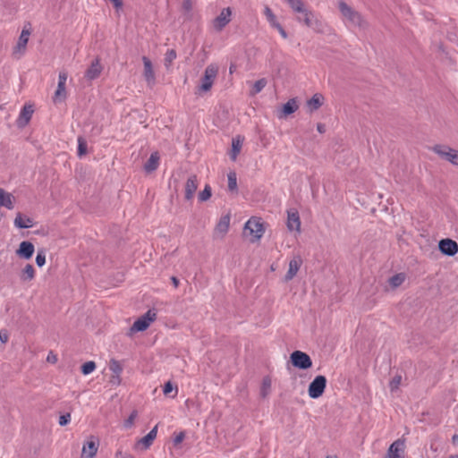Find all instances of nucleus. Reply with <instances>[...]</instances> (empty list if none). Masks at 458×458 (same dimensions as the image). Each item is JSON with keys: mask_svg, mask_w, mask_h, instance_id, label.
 I'll use <instances>...</instances> for the list:
<instances>
[{"mask_svg": "<svg viewBox=\"0 0 458 458\" xmlns=\"http://www.w3.org/2000/svg\"><path fill=\"white\" fill-rule=\"evenodd\" d=\"M339 11L344 18V21L350 26L358 28L360 30L368 29L369 22L363 15L348 5L345 2L341 1L338 4Z\"/></svg>", "mask_w": 458, "mask_h": 458, "instance_id": "obj_1", "label": "nucleus"}, {"mask_svg": "<svg viewBox=\"0 0 458 458\" xmlns=\"http://www.w3.org/2000/svg\"><path fill=\"white\" fill-rule=\"evenodd\" d=\"M217 73L218 67L216 64H211L206 67L204 75L201 78L200 84L198 88L199 93H206L211 89Z\"/></svg>", "mask_w": 458, "mask_h": 458, "instance_id": "obj_2", "label": "nucleus"}, {"mask_svg": "<svg viewBox=\"0 0 458 458\" xmlns=\"http://www.w3.org/2000/svg\"><path fill=\"white\" fill-rule=\"evenodd\" d=\"M157 318V312L155 310H148L144 315L140 317L131 327V333L141 332L146 330L151 322Z\"/></svg>", "mask_w": 458, "mask_h": 458, "instance_id": "obj_3", "label": "nucleus"}, {"mask_svg": "<svg viewBox=\"0 0 458 458\" xmlns=\"http://www.w3.org/2000/svg\"><path fill=\"white\" fill-rule=\"evenodd\" d=\"M244 233L251 236V242L259 241L264 233V227L259 220L251 218L244 225Z\"/></svg>", "mask_w": 458, "mask_h": 458, "instance_id": "obj_4", "label": "nucleus"}, {"mask_svg": "<svg viewBox=\"0 0 458 458\" xmlns=\"http://www.w3.org/2000/svg\"><path fill=\"white\" fill-rule=\"evenodd\" d=\"M327 386V378L325 376H317L309 386V395L310 398L317 399L320 397Z\"/></svg>", "mask_w": 458, "mask_h": 458, "instance_id": "obj_5", "label": "nucleus"}, {"mask_svg": "<svg viewBox=\"0 0 458 458\" xmlns=\"http://www.w3.org/2000/svg\"><path fill=\"white\" fill-rule=\"evenodd\" d=\"M233 12L230 7L223 8L219 15L212 21V26L216 32L222 31L231 21Z\"/></svg>", "mask_w": 458, "mask_h": 458, "instance_id": "obj_6", "label": "nucleus"}, {"mask_svg": "<svg viewBox=\"0 0 458 458\" xmlns=\"http://www.w3.org/2000/svg\"><path fill=\"white\" fill-rule=\"evenodd\" d=\"M291 361L295 368L301 369H308L312 366V360L310 357L301 352V351H294L291 354Z\"/></svg>", "mask_w": 458, "mask_h": 458, "instance_id": "obj_7", "label": "nucleus"}, {"mask_svg": "<svg viewBox=\"0 0 458 458\" xmlns=\"http://www.w3.org/2000/svg\"><path fill=\"white\" fill-rule=\"evenodd\" d=\"M67 81V73L65 72H60L58 75V84L57 89L53 97V102L55 104L63 102L66 97L67 92L65 89V84Z\"/></svg>", "mask_w": 458, "mask_h": 458, "instance_id": "obj_8", "label": "nucleus"}, {"mask_svg": "<svg viewBox=\"0 0 458 458\" xmlns=\"http://www.w3.org/2000/svg\"><path fill=\"white\" fill-rule=\"evenodd\" d=\"M434 151L454 165L458 166V150L449 147L436 146L434 147Z\"/></svg>", "mask_w": 458, "mask_h": 458, "instance_id": "obj_9", "label": "nucleus"}, {"mask_svg": "<svg viewBox=\"0 0 458 458\" xmlns=\"http://www.w3.org/2000/svg\"><path fill=\"white\" fill-rule=\"evenodd\" d=\"M301 218L299 212L296 208H290L287 210V229L291 232H301Z\"/></svg>", "mask_w": 458, "mask_h": 458, "instance_id": "obj_10", "label": "nucleus"}, {"mask_svg": "<svg viewBox=\"0 0 458 458\" xmlns=\"http://www.w3.org/2000/svg\"><path fill=\"white\" fill-rule=\"evenodd\" d=\"M404 444V439L401 438L393 442L390 445L385 458H403Z\"/></svg>", "mask_w": 458, "mask_h": 458, "instance_id": "obj_11", "label": "nucleus"}, {"mask_svg": "<svg viewBox=\"0 0 458 458\" xmlns=\"http://www.w3.org/2000/svg\"><path fill=\"white\" fill-rule=\"evenodd\" d=\"M439 250L447 256H454L458 252V244L451 239H443L438 243Z\"/></svg>", "mask_w": 458, "mask_h": 458, "instance_id": "obj_12", "label": "nucleus"}, {"mask_svg": "<svg viewBox=\"0 0 458 458\" xmlns=\"http://www.w3.org/2000/svg\"><path fill=\"white\" fill-rule=\"evenodd\" d=\"M198 185L199 182L197 175L192 174L187 179L184 186V198L187 201H191L193 199L196 190L198 189Z\"/></svg>", "mask_w": 458, "mask_h": 458, "instance_id": "obj_13", "label": "nucleus"}, {"mask_svg": "<svg viewBox=\"0 0 458 458\" xmlns=\"http://www.w3.org/2000/svg\"><path fill=\"white\" fill-rule=\"evenodd\" d=\"M33 113V106L30 104H26L21 110L19 117L17 119L18 127H25L30 123Z\"/></svg>", "mask_w": 458, "mask_h": 458, "instance_id": "obj_14", "label": "nucleus"}, {"mask_svg": "<svg viewBox=\"0 0 458 458\" xmlns=\"http://www.w3.org/2000/svg\"><path fill=\"white\" fill-rule=\"evenodd\" d=\"M302 265V259L301 256H294L289 262V268L285 274L284 280L286 282L292 280L298 273Z\"/></svg>", "mask_w": 458, "mask_h": 458, "instance_id": "obj_15", "label": "nucleus"}, {"mask_svg": "<svg viewBox=\"0 0 458 458\" xmlns=\"http://www.w3.org/2000/svg\"><path fill=\"white\" fill-rule=\"evenodd\" d=\"M157 426H155L145 437L139 439L135 445V448L146 450L148 449L157 437Z\"/></svg>", "mask_w": 458, "mask_h": 458, "instance_id": "obj_16", "label": "nucleus"}, {"mask_svg": "<svg viewBox=\"0 0 458 458\" xmlns=\"http://www.w3.org/2000/svg\"><path fill=\"white\" fill-rule=\"evenodd\" d=\"M103 70V67L100 64L99 58H95L90 66L85 72V78L89 81H93L99 77Z\"/></svg>", "mask_w": 458, "mask_h": 458, "instance_id": "obj_17", "label": "nucleus"}, {"mask_svg": "<svg viewBox=\"0 0 458 458\" xmlns=\"http://www.w3.org/2000/svg\"><path fill=\"white\" fill-rule=\"evenodd\" d=\"M300 13L302 14V17H297V21H302L307 27L316 28L321 24L318 20L315 19L314 13L311 11L305 9Z\"/></svg>", "mask_w": 458, "mask_h": 458, "instance_id": "obj_18", "label": "nucleus"}, {"mask_svg": "<svg viewBox=\"0 0 458 458\" xmlns=\"http://www.w3.org/2000/svg\"><path fill=\"white\" fill-rule=\"evenodd\" d=\"M230 226V216H223L215 228V235L223 238L229 230Z\"/></svg>", "mask_w": 458, "mask_h": 458, "instance_id": "obj_19", "label": "nucleus"}, {"mask_svg": "<svg viewBox=\"0 0 458 458\" xmlns=\"http://www.w3.org/2000/svg\"><path fill=\"white\" fill-rule=\"evenodd\" d=\"M34 250V245L31 242L24 241L20 243L16 254L21 258L29 259L32 257Z\"/></svg>", "mask_w": 458, "mask_h": 458, "instance_id": "obj_20", "label": "nucleus"}, {"mask_svg": "<svg viewBox=\"0 0 458 458\" xmlns=\"http://www.w3.org/2000/svg\"><path fill=\"white\" fill-rule=\"evenodd\" d=\"M142 62L144 64L145 80L147 81L148 84L152 85L155 83V81H156L152 63L147 56L142 57Z\"/></svg>", "mask_w": 458, "mask_h": 458, "instance_id": "obj_21", "label": "nucleus"}, {"mask_svg": "<svg viewBox=\"0 0 458 458\" xmlns=\"http://www.w3.org/2000/svg\"><path fill=\"white\" fill-rule=\"evenodd\" d=\"M98 445L91 438L84 444L81 450V458H94L97 454Z\"/></svg>", "mask_w": 458, "mask_h": 458, "instance_id": "obj_22", "label": "nucleus"}, {"mask_svg": "<svg viewBox=\"0 0 458 458\" xmlns=\"http://www.w3.org/2000/svg\"><path fill=\"white\" fill-rule=\"evenodd\" d=\"M14 202V196L0 188V208L4 207L8 209H13Z\"/></svg>", "mask_w": 458, "mask_h": 458, "instance_id": "obj_23", "label": "nucleus"}, {"mask_svg": "<svg viewBox=\"0 0 458 458\" xmlns=\"http://www.w3.org/2000/svg\"><path fill=\"white\" fill-rule=\"evenodd\" d=\"M159 159H160V157H159L158 152L157 151L153 152L150 155V157L148 159V161L144 165L145 172L151 173V172L157 170V168L159 165Z\"/></svg>", "mask_w": 458, "mask_h": 458, "instance_id": "obj_24", "label": "nucleus"}, {"mask_svg": "<svg viewBox=\"0 0 458 458\" xmlns=\"http://www.w3.org/2000/svg\"><path fill=\"white\" fill-rule=\"evenodd\" d=\"M30 34V32L28 30H22L14 50L15 53L20 52L23 54L25 52Z\"/></svg>", "mask_w": 458, "mask_h": 458, "instance_id": "obj_25", "label": "nucleus"}, {"mask_svg": "<svg viewBox=\"0 0 458 458\" xmlns=\"http://www.w3.org/2000/svg\"><path fill=\"white\" fill-rule=\"evenodd\" d=\"M243 138L241 136H237L232 140V150L230 153V157L233 161L237 159L238 155L241 152L242 147Z\"/></svg>", "mask_w": 458, "mask_h": 458, "instance_id": "obj_26", "label": "nucleus"}, {"mask_svg": "<svg viewBox=\"0 0 458 458\" xmlns=\"http://www.w3.org/2000/svg\"><path fill=\"white\" fill-rule=\"evenodd\" d=\"M323 101L324 97L321 94H314L312 98L307 101V106L310 109V112L312 113L318 110L323 105Z\"/></svg>", "mask_w": 458, "mask_h": 458, "instance_id": "obj_27", "label": "nucleus"}, {"mask_svg": "<svg viewBox=\"0 0 458 458\" xmlns=\"http://www.w3.org/2000/svg\"><path fill=\"white\" fill-rule=\"evenodd\" d=\"M14 225L17 228L27 229L33 226V221L31 218L23 216L21 213H18L14 219Z\"/></svg>", "mask_w": 458, "mask_h": 458, "instance_id": "obj_28", "label": "nucleus"}, {"mask_svg": "<svg viewBox=\"0 0 458 458\" xmlns=\"http://www.w3.org/2000/svg\"><path fill=\"white\" fill-rule=\"evenodd\" d=\"M405 279H406V275L404 273H398V274L391 276L388 279V283L392 289H396L397 287H399L400 285L403 284V283L405 281Z\"/></svg>", "mask_w": 458, "mask_h": 458, "instance_id": "obj_29", "label": "nucleus"}, {"mask_svg": "<svg viewBox=\"0 0 458 458\" xmlns=\"http://www.w3.org/2000/svg\"><path fill=\"white\" fill-rule=\"evenodd\" d=\"M298 107L297 100L295 98H291L283 106V113L284 115L292 114L298 109Z\"/></svg>", "mask_w": 458, "mask_h": 458, "instance_id": "obj_30", "label": "nucleus"}, {"mask_svg": "<svg viewBox=\"0 0 458 458\" xmlns=\"http://www.w3.org/2000/svg\"><path fill=\"white\" fill-rule=\"evenodd\" d=\"M34 276L35 270L33 266L30 264H27L21 272V279L22 281H30L34 278Z\"/></svg>", "mask_w": 458, "mask_h": 458, "instance_id": "obj_31", "label": "nucleus"}, {"mask_svg": "<svg viewBox=\"0 0 458 458\" xmlns=\"http://www.w3.org/2000/svg\"><path fill=\"white\" fill-rule=\"evenodd\" d=\"M110 370L114 373V377H116L117 382H120V374L123 370L122 365L116 360H112L109 365Z\"/></svg>", "mask_w": 458, "mask_h": 458, "instance_id": "obj_32", "label": "nucleus"}, {"mask_svg": "<svg viewBox=\"0 0 458 458\" xmlns=\"http://www.w3.org/2000/svg\"><path fill=\"white\" fill-rule=\"evenodd\" d=\"M271 389V379L268 377H266L262 380V385L260 387V395L262 398H267L270 393Z\"/></svg>", "mask_w": 458, "mask_h": 458, "instance_id": "obj_33", "label": "nucleus"}, {"mask_svg": "<svg viewBox=\"0 0 458 458\" xmlns=\"http://www.w3.org/2000/svg\"><path fill=\"white\" fill-rule=\"evenodd\" d=\"M264 14L271 27H273L275 24L278 23L276 16L275 15V13H273V11L271 10V8L269 6L266 5L264 7Z\"/></svg>", "mask_w": 458, "mask_h": 458, "instance_id": "obj_34", "label": "nucleus"}, {"mask_svg": "<svg viewBox=\"0 0 458 458\" xmlns=\"http://www.w3.org/2000/svg\"><path fill=\"white\" fill-rule=\"evenodd\" d=\"M267 85V80L262 78L259 81H257L253 86H252V89L250 90V95L251 96H254L258 93H259Z\"/></svg>", "mask_w": 458, "mask_h": 458, "instance_id": "obj_35", "label": "nucleus"}, {"mask_svg": "<svg viewBox=\"0 0 458 458\" xmlns=\"http://www.w3.org/2000/svg\"><path fill=\"white\" fill-rule=\"evenodd\" d=\"M287 2L295 13H301L305 10L301 0H287Z\"/></svg>", "mask_w": 458, "mask_h": 458, "instance_id": "obj_36", "label": "nucleus"}, {"mask_svg": "<svg viewBox=\"0 0 458 458\" xmlns=\"http://www.w3.org/2000/svg\"><path fill=\"white\" fill-rule=\"evenodd\" d=\"M228 189L231 191H237V177L234 172L228 174Z\"/></svg>", "mask_w": 458, "mask_h": 458, "instance_id": "obj_37", "label": "nucleus"}, {"mask_svg": "<svg viewBox=\"0 0 458 458\" xmlns=\"http://www.w3.org/2000/svg\"><path fill=\"white\" fill-rule=\"evenodd\" d=\"M211 197V187L209 185H206L205 188L203 189V191H201L199 193V200L200 202H204V201H207L210 199Z\"/></svg>", "mask_w": 458, "mask_h": 458, "instance_id": "obj_38", "label": "nucleus"}, {"mask_svg": "<svg viewBox=\"0 0 458 458\" xmlns=\"http://www.w3.org/2000/svg\"><path fill=\"white\" fill-rule=\"evenodd\" d=\"M96 369V363L94 361H87L81 366V372L83 375H89L93 372Z\"/></svg>", "mask_w": 458, "mask_h": 458, "instance_id": "obj_39", "label": "nucleus"}, {"mask_svg": "<svg viewBox=\"0 0 458 458\" xmlns=\"http://www.w3.org/2000/svg\"><path fill=\"white\" fill-rule=\"evenodd\" d=\"M176 58V52L174 49H170L166 52L165 57V64L166 67L170 66L174 60Z\"/></svg>", "mask_w": 458, "mask_h": 458, "instance_id": "obj_40", "label": "nucleus"}, {"mask_svg": "<svg viewBox=\"0 0 458 458\" xmlns=\"http://www.w3.org/2000/svg\"><path fill=\"white\" fill-rule=\"evenodd\" d=\"M401 381H402V377L401 376H394L390 383H389V388L392 392L394 391H396L400 385H401Z\"/></svg>", "mask_w": 458, "mask_h": 458, "instance_id": "obj_41", "label": "nucleus"}, {"mask_svg": "<svg viewBox=\"0 0 458 458\" xmlns=\"http://www.w3.org/2000/svg\"><path fill=\"white\" fill-rule=\"evenodd\" d=\"M87 153V143L82 138L78 139V155L82 157Z\"/></svg>", "mask_w": 458, "mask_h": 458, "instance_id": "obj_42", "label": "nucleus"}, {"mask_svg": "<svg viewBox=\"0 0 458 458\" xmlns=\"http://www.w3.org/2000/svg\"><path fill=\"white\" fill-rule=\"evenodd\" d=\"M36 263L38 267H43L46 263V254L44 250H38L36 257Z\"/></svg>", "mask_w": 458, "mask_h": 458, "instance_id": "obj_43", "label": "nucleus"}, {"mask_svg": "<svg viewBox=\"0 0 458 458\" xmlns=\"http://www.w3.org/2000/svg\"><path fill=\"white\" fill-rule=\"evenodd\" d=\"M138 416V412L137 411H133L131 415L129 416V418L124 421V427L125 428H130L133 425L134 423V420L135 419L137 418Z\"/></svg>", "mask_w": 458, "mask_h": 458, "instance_id": "obj_44", "label": "nucleus"}, {"mask_svg": "<svg viewBox=\"0 0 458 458\" xmlns=\"http://www.w3.org/2000/svg\"><path fill=\"white\" fill-rule=\"evenodd\" d=\"M71 421V413L70 412H67L65 414H63L59 417V425L60 426H65L67 424H69Z\"/></svg>", "mask_w": 458, "mask_h": 458, "instance_id": "obj_45", "label": "nucleus"}, {"mask_svg": "<svg viewBox=\"0 0 458 458\" xmlns=\"http://www.w3.org/2000/svg\"><path fill=\"white\" fill-rule=\"evenodd\" d=\"M193 7L192 0H182V9L185 13H189L191 12Z\"/></svg>", "mask_w": 458, "mask_h": 458, "instance_id": "obj_46", "label": "nucleus"}, {"mask_svg": "<svg viewBox=\"0 0 458 458\" xmlns=\"http://www.w3.org/2000/svg\"><path fill=\"white\" fill-rule=\"evenodd\" d=\"M9 340V333L6 329L0 330V342L2 344H6Z\"/></svg>", "mask_w": 458, "mask_h": 458, "instance_id": "obj_47", "label": "nucleus"}, {"mask_svg": "<svg viewBox=\"0 0 458 458\" xmlns=\"http://www.w3.org/2000/svg\"><path fill=\"white\" fill-rule=\"evenodd\" d=\"M273 28H275L276 30H278V32L280 33V35L284 38H287L288 35L286 33V31L284 30V29L281 26V24L278 22L276 24H275L273 26Z\"/></svg>", "mask_w": 458, "mask_h": 458, "instance_id": "obj_48", "label": "nucleus"}, {"mask_svg": "<svg viewBox=\"0 0 458 458\" xmlns=\"http://www.w3.org/2000/svg\"><path fill=\"white\" fill-rule=\"evenodd\" d=\"M174 390L173 384L168 381L165 384L163 393L166 395Z\"/></svg>", "mask_w": 458, "mask_h": 458, "instance_id": "obj_49", "label": "nucleus"}, {"mask_svg": "<svg viewBox=\"0 0 458 458\" xmlns=\"http://www.w3.org/2000/svg\"><path fill=\"white\" fill-rule=\"evenodd\" d=\"M116 10H119L123 7L122 0H110Z\"/></svg>", "mask_w": 458, "mask_h": 458, "instance_id": "obj_50", "label": "nucleus"}, {"mask_svg": "<svg viewBox=\"0 0 458 458\" xmlns=\"http://www.w3.org/2000/svg\"><path fill=\"white\" fill-rule=\"evenodd\" d=\"M47 360L51 363H55L57 361V358L52 352H50L47 358Z\"/></svg>", "mask_w": 458, "mask_h": 458, "instance_id": "obj_51", "label": "nucleus"}, {"mask_svg": "<svg viewBox=\"0 0 458 458\" xmlns=\"http://www.w3.org/2000/svg\"><path fill=\"white\" fill-rule=\"evenodd\" d=\"M184 438V434L183 433H180L175 438H174V443L175 444H179L181 443Z\"/></svg>", "mask_w": 458, "mask_h": 458, "instance_id": "obj_52", "label": "nucleus"}, {"mask_svg": "<svg viewBox=\"0 0 458 458\" xmlns=\"http://www.w3.org/2000/svg\"><path fill=\"white\" fill-rule=\"evenodd\" d=\"M317 130L319 133H324L326 131L325 125L323 123H318Z\"/></svg>", "mask_w": 458, "mask_h": 458, "instance_id": "obj_53", "label": "nucleus"}, {"mask_svg": "<svg viewBox=\"0 0 458 458\" xmlns=\"http://www.w3.org/2000/svg\"><path fill=\"white\" fill-rule=\"evenodd\" d=\"M115 456H116V458H119V456H121V458H133V456L131 454H126V455L123 456V453L121 451H118L116 453Z\"/></svg>", "mask_w": 458, "mask_h": 458, "instance_id": "obj_54", "label": "nucleus"}, {"mask_svg": "<svg viewBox=\"0 0 458 458\" xmlns=\"http://www.w3.org/2000/svg\"><path fill=\"white\" fill-rule=\"evenodd\" d=\"M172 283L174 285V287H178L179 285V280L175 276L171 277Z\"/></svg>", "mask_w": 458, "mask_h": 458, "instance_id": "obj_55", "label": "nucleus"}, {"mask_svg": "<svg viewBox=\"0 0 458 458\" xmlns=\"http://www.w3.org/2000/svg\"><path fill=\"white\" fill-rule=\"evenodd\" d=\"M110 383H112L113 385H119L120 384V382H117L116 377H114V375L112 376V377L110 379Z\"/></svg>", "mask_w": 458, "mask_h": 458, "instance_id": "obj_56", "label": "nucleus"}, {"mask_svg": "<svg viewBox=\"0 0 458 458\" xmlns=\"http://www.w3.org/2000/svg\"><path fill=\"white\" fill-rule=\"evenodd\" d=\"M452 440L453 442L455 444V443H458V435H454L453 437H452Z\"/></svg>", "mask_w": 458, "mask_h": 458, "instance_id": "obj_57", "label": "nucleus"}, {"mask_svg": "<svg viewBox=\"0 0 458 458\" xmlns=\"http://www.w3.org/2000/svg\"><path fill=\"white\" fill-rule=\"evenodd\" d=\"M449 458H458V455H451Z\"/></svg>", "mask_w": 458, "mask_h": 458, "instance_id": "obj_58", "label": "nucleus"}, {"mask_svg": "<svg viewBox=\"0 0 458 458\" xmlns=\"http://www.w3.org/2000/svg\"><path fill=\"white\" fill-rule=\"evenodd\" d=\"M177 393H178V390H177V388H175V394L174 396H175L177 394Z\"/></svg>", "mask_w": 458, "mask_h": 458, "instance_id": "obj_59", "label": "nucleus"}, {"mask_svg": "<svg viewBox=\"0 0 458 458\" xmlns=\"http://www.w3.org/2000/svg\"><path fill=\"white\" fill-rule=\"evenodd\" d=\"M327 458H330V457H327Z\"/></svg>", "mask_w": 458, "mask_h": 458, "instance_id": "obj_60", "label": "nucleus"}]
</instances>
